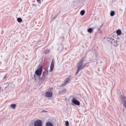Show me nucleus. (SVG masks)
Instances as JSON below:
<instances>
[{"label": "nucleus", "instance_id": "obj_28", "mask_svg": "<svg viewBox=\"0 0 126 126\" xmlns=\"http://www.w3.org/2000/svg\"><path fill=\"white\" fill-rule=\"evenodd\" d=\"M34 78L35 79V80H36V76H35V75H34Z\"/></svg>", "mask_w": 126, "mask_h": 126}, {"label": "nucleus", "instance_id": "obj_12", "mask_svg": "<svg viewBox=\"0 0 126 126\" xmlns=\"http://www.w3.org/2000/svg\"><path fill=\"white\" fill-rule=\"evenodd\" d=\"M47 75V73L46 74V73H44L43 75V76L41 78V79L42 80H44L46 76V75Z\"/></svg>", "mask_w": 126, "mask_h": 126}, {"label": "nucleus", "instance_id": "obj_30", "mask_svg": "<svg viewBox=\"0 0 126 126\" xmlns=\"http://www.w3.org/2000/svg\"><path fill=\"white\" fill-rule=\"evenodd\" d=\"M57 50H59V48H58V49Z\"/></svg>", "mask_w": 126, "mask_h": 126}, {"label": "nucleus", "instance_id": "obj_25", "mask_svg": "<svg viewBox=\"0 0 126 126\" xmlns=\"http://www.w3.org/2000/svg\"><path fill=\"white\" fill-rule=\"evenodd\" d=\"M102 25H101V26L100 27V28H98V31H100V29H101V27H102Z\"/></svg>", "mask_w": 126, "mask_h": 126}, {"label": "nucleus", "instance_id": "obj_18", "mask_svg": "<svg viewBox=\"0 0 126 126\" xmlns=\"http://www.w3.org/2000/svg\"><path fill=\"white\" fill-rule=\"evenodd\" d=\"M17 21L19 22L20 23L22 22V19L21 18L19 17L17 18Z\"/></svg>", "mask_w": 126, "mask_h": 126}, {"label": "nucleus", "instance_id": "obj_15", "mask_svg": "<svg viewBox=\"0 0 126 126\" xmlns=\"http://www.w3.org/2000/svg\"><path fill=\"white\" fill-rule=\"evenodd\" d=\"M121 31L120 30H118L116 31V33L118 35H120L121 33Z\"/></svg>", "mask_w": 126, "mask_h": 126}, {"label": "nucleus", "instance_id": "obj_13", "mask_svg": "<svg viewBox=\"0 0 126 126\" xmlns=\"http://www.w3.org/2000/svg\"><path fill=\"white\" fill-rule=\"evenodd\" d=\"M87 32L90 33H91L93 31V29L91 28H89L87 30Z\"/></svg>", "mask_w": 126, "mask_h": 126}, {"label": "nucleus", "instance_id": "obj_22", "mask_svg": "<svg viewBox=\"0 0 126 126\" xmlns=\"http://www.w3.org/2000/svg\"><path fill=\"white\" fill-rule=\"evenodd\" d=\"M7 74H6L4 76V78L3 79V80H4V79H5V78L7 77Z\"/></svg>", "mask_w": 126, "mask_h": 126}, {"label": "nucleus", "instance_id": "obj_29", "mask_svg": "<svg viewBox=\"0 0 126 126\" xmlns=\"http://www.w3.org/2000/svg\"><path fill=\"white\" fill-rule=\"evenodd\" d=\"M51 63H54V61L53 60H52V61Z\"/></svg>", "mask_w": 126, "mask_h": 126}, {"label": "nucleus", "instance_id": "obj_23", "mask_svg": "<svg viewBox=\"0 0 126 126\" xmlns=\"http://www.w3.org/2000/svg\"><path fill=\"white\" fill-rule=\"evenodd\" d=\"M123 106L126 109V102H124L123 104Z\"/></svg>", "mask_w": 126, "mask_h": 126}, {"label": "nucleus", "instance_id": "obj_6", "mask_svg": "<svg viewBox=\"0 0 126 126\" xmlns=\"http://www.w3.org/2000/svg\"><path fill=\"white\" fill-rule=\"evenodd\" d=\"M119 97L123 102L124 103L126 102L125 97L124 95H121Z\"/></svg>", "mask_w": 126, "mask_h": 126}, {"label": "nucleus", "instance_id": "obj_32", "mask_svg": "<svg viewBox=\"0 0 126 126\" xmlns=\"http://www.w3.org/2000/svg\"><path fill=\"white\" fill-rule=\"evenodd\" d=\"M115 46V45L114 44V46Z\"/></svg>", "mask_w": 126, "mask_h": 126}, {"label": "nucleus", "instance_id": "obj_7", "mask_svg": "<svg viewBox=\"0 0 126 126\" xmlns=\"http://www.w3.org/2000/svg\"><path fill=\"white\" fill-rule=\"evenodd\" d=\"M14 85L11 83H9L8 89L9 90H11L14 87Z\"/></svg>", "mask_w": 126, "mask_h": 126}, {"label": "nucleus", "instance_id": "obj_2", "mask_svg": "<svg viewBox=\"0 0 126 126\" xmlns=\"http://www.w3.org/2000/svg\"><path fill=\"white\" fill-rule=\"evenodd\" d=\"M42 68L43 66L42 65L35 72V74L38 76L39 78H40V77L42 74Z\"/></svg>", "mask_w": 126, "mask_h": 126}, {"label": "nucleus", "instance_id": "obj_20", "mask_svg": "<svg viewBox=\"0 0 126 126\" xmlns=\"http://www.w3.org/2000/svg\"><path fill=\"white\" fill-rule=\"evenodd\" d=\"M85 11L84 10H82L80 11V14L82 15H83L85 13Z\"/></svg>", "mask_w": 126, "mask_h": 126}, {"label": "nucleus", "instance_id": "obj_16", "mask_svg": "<svg viewBox=\"0 0 126 126\" xmlns=\"http://www.w3.org/2000/svg\"><path fill=\"white\" fill-rule=\"evenodd\" d=\"M16 105L15 104H13L11 105V107L14 109H15Z\"/></svg>", "mask_w": 126, "mask_h": 126}, {"label": "nucleus", "instance_id": "obj_21", "mask_svg": "<svg viewBox=\"0 0 126 126\" xmlns=\"http://www.w3.org/2000/svg\"><path fill=\"white\" fill-rule=\"evenodd\" d=\"M69 122L68 121H66L65 122V125L66 126H68Z\"/></svg>", "mask_w": 126, "mask_h": 126}, {"label": "nucleus", "instance_id": "obj_5", "mask_svg": "<svg viewBox=\"0 0 126 126\" xmlns=\"http://www.w3.org/2000/svg\"><path fill=\"white\" fill-rule=\"evenodd\" d=\"M45 96L47 97H51L52 96V93L51 92H47L46 93Z\"/></svg>", "mask_w": 126, "mask_h": 126}, {"label": "nucleus", "instance_id": "obj_11", "mask_svg": "<svg viewBox=\"0 0 126 126\" xmlns=\"http://www.w3.org/2000/svg\"><path fill=\"white\" fill-rule=\"evenodd\" d=\"M110 42L111 43H112L113 41H114V43H116L117 42V41H116L115 40L114 41V39L113 38L111 37L110 39Z\"/></svg>", "mask_w": 126, "mask_h": 126}, {"label": "nucleus", "instance_id": "obj_10", "mask_svg": "<svg viewBox=\"0 0 126 126\" xmlns=\"http://www.w3.org/2000/svg\"><path fill=\"white\" fill-rule=\"evenodd\" d=\"M9 83H5L3 86V87L4 89H5L7 88H8Z\"/></svg>", "mask_w": 126, "mask_h": 126}, {"label": "nucleus", "instance_id": "obj_3", "mask_svg": "<svg viewBox=\"0 0 126 126\" xmlns=\"http://www.w3.org/2000/svg\"><path fill=\"white\" fill-rule=\"evenodd\" d=\"M35 126H42V122L41 120H37L34 123Z\"/></svg>", "mask_w": 126, "mask_h": 126}, {"label": "nucleus", "instance_id": "obj_24", "mask_svg": "<svg viewBox=\"0 0 126 126\" xmlns=\"http://www.w3.org/2000/svg\"><path fill=\"white\" fill-rule=\"evenodd\" d=\"M57 15H56L54 16L53 17L52 20H54V19H55L57 17Z\"/></svg>", "mask_w": 126, "mask_h": 126}, {"label": "nucleus", "instance_id": "obj_26", "mask_svg": "<svg viewBox=\"0 0 126 126\" xmlns=\"http://www.w3.org/2000/svg\"><path fill=\"white\" fill-rule=\"evenodd\" d=\"M66 91V90L65 89H64V90H63L61 92V91H60V93L61 92H63V91Z\"/></svg>", "mask_w": 126, "mask_h": 126}, {"label": "nucleus", "instance_id": "obj_8", "mask_svg": "<svg viewBox=\"0 0 126 126\" xmlns=\"http://www.w3.org/2000/svg\"><path fill=\"white\" fill-rule=\"evenodd\" d=\"M70 80V79L69 78L66 79L64 81V85H66L67 83H69Z\"/></svg>", "mask_w": 126, "mask_h": 126}, {"label": "nucleus", "instance_id": "obj_17", "mask_svg": "<svg viewBox=\"0 0 126 126\" xmlns=\"http://www.w3.org/2000/svg\"><path fill=\"white\" fill-rule=\"evenodd\" d=\"M115 12L114 11H112L110 13V15L111 16H113L115 14Z\"/></svg>", "mask_w": 126, "mask_h": 126}, {"label": "nucleus", "instance_id": "obj_27", "mask_svg": "<svg viewBox=\"0 0 126 126\" xmlns=\"http://www.w3.org/2000/svg\"><path fill=\"white\" fill-rule=\"evenodd\" d=\"M37 2L39 3H40L41 2V0H37Z\"/></svg>", "mask_w": 126, "mask_h": 126}, {"label": "nucleus", "instance_id": "obj_19", "mask_svg": "<svg viewBox=\"0 0 126 126\" xmlns=\"http://www.w3.org/2000/svg\"><path fill=\"white\" fill-rule=\"evenodd\" d=\"M50 52V49H46L44 52V53L45 54H47L49 53V52Z\"/></svg>", "mask_w": 126, "mask_h": 126}, {"label": "nucleus", "instance_id": "obj_14", "mask_svg": "<svg viewBox=\"0 0 126 126\" xmlns=\"http://www.w3.org/2000/svg\"><path fill=\"white\" fill-rule=\"evenodd\" d=\"M46 126H53L52 123L50 122H47L46 124Z\"/></svg>", "mask_w": 126, "mask_h": 126}, {"label": "nucleus", "instance_id": "obj_31", "mask_svg": "<svg viewBox=\"0 0 126 126\" xmlns=\"http://www.w3.org/2000/svg\"><path fill=\"white\" fill-rule=\"evenodd\" d=\"M45 111H43V112H45Z\"/></svg>", "mask_w": 126, "mask_h": 126}, {"label": "nucleus", "instance_id": "obj_4", "mask_svg": "<svg viewBox=\"0 0 126 126\" xmlns=\"http://www.w3.org/2000/svg\"><path fill=\"white\" fill-rule=\"evenodd\" d=\"M72 102L74 104L79 105H80L79 102L75 98L73 97L72 100Z\"/></svg>", "mask_w": 126, "mask_h": 126}, {"label": "nucleus", "instance_id": "obj_1", "mask_svg": "<svg viewBox=\"0 0 126 126\" xmlns=\"http://www.w3.org/2000/svg\"><path fill=\"white\" fill-rule=\"evenodd\" d=\"M86 58V56H84L83 58L81 59L79 63H78L77 65V67L78 68L76 72V74H77L80 70L84 69L86 67V63L82 65Z\"/></svg>", "mask_w": 126, "mask_h": 126}, {"label": "nucleus", "instance_id": "obj_9", "mask_svg": "<svg viewBox=\"0 0 126 126\" xmlns=\"http://www.w3.org/2000/svg\"><path fill=\"white\" fill-rule=\"evenodd\" d=\"M54 63H51V65L50 66V69L49 71L51 72L53 70L54 66Z\"/></svg>", "mask_w": 126, "mask_h": 126}]
</instances>
